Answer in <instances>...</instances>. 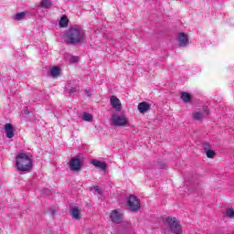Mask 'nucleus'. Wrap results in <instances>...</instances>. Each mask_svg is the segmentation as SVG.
Masks as SVG:
<instances>
[{
  "label": "nucleus",
  "mask_w": 234,
  "mask_h": 234,
  "mask_svg": "<svg viewBox=\"0 0 234 234\" xmlns=\"http://www.w3.org/2000/svg\"><path fill=\"white\" fill-rule=\"evenodd\" d=\"M165 166H161V169H164Z\"/></svg>",
  "instance_id": "30"
},
{
  "label": "nucleus",
  "mask_w": 234,
  "mask_h": 234,
  "mask_svg": "<svg viewBox=\"0 0 234 234\" xmlns=\"http://www.w3.org/2000/svg\"><path fill=\"white\" fill-rule=\"evenodd\" d=\"M60 74H61V69H59L58 66H54L50 69V76L52 78H58V76H60Z\"/></svg>",
  "instance_id": "15"
},
{
  "label": "nucleus",
  "mask_w": 234,
  "mask_h": 234,
  "mask_svg": "<svg viewBox=\"0 0 234 234\" xmlns=\"http://www.w3.org/2000/svg\"><path fill=\"white\" fill-rule=\"evenodd\" d=\"M151 110V104L144 101V102H140L138 104V111L139 112H141V114H144L145 112H147V111Z\"/></svg>",
  "instance_id": "11"
},
{
  "label": "nucleus",
  "mask_w": 234,
  "mask_h": 234,
  "mask_svg": "<svg viewBox=\"0 0 234 234\" xmlns=\"http://www.w3.org/2000/svg\"><path fill=\"white\" fill-rule=\"evenodd\" d=\"M82 120H84V122H90L92 120V114L84 112L82 115Z\"/></svg>",
  "instance_id": "21"
},
{
  "label": "nucleus",
  "mask_w": 234,
  "mask_h": 234,
  "mask_svg": "<svg viewBox=\"0 0 234 234\" xmlns=\"http://www.w3.org/2000/svg\"><path fill=\"white\" fill-rule=\"evenodd\" d=\"M95 191L96 193H98V195H101V190L100 189V186H96Z\"/></svg>",
  "instance_id": "26"
},
{
  "label": "nucleus",
  "mask_w": 234,
  "mask_h": 234,
  "mask_svg": "<svg viewBox=\"0 0 234 234\" xmlns=\"http://www.w3.org/2000/svg\"><path fill=\"white\" fill-rule=\"evenodd\" d=\"M25 112H26V114H30V112H28V111H26Z\"/></svg>",
  "instance_id": "28"
},
{
  "label": "nucleus",
  "mask_w": 234,
  "mask_h": 234,
  "mask_svg": "<svg viewBox=\"0 0 234 234\" xmlns=\"http://www.w3.org/2000/svg\"><path fill=\"white\" fill-rule=\"evenodd\" d=\"M112 125L114 127H126V125H129V118L125 114L113 113L112 115Z\"/></svg>",
  "instance_id": "4"
},
{
  "label": "nucleus",
  "mask_w": 234,
  "mask_h": 234,
  "mask_svg": "<svg viewBox=\"0 0 234 234\" xmlns=\"http://www.w3.org/2000/svg\"><path fill=\"white\" fill-rule=\"evenodd\" d=\"M165 226L170 233L182 234V225L176 218L167 217L165 220Z\"/></svg>",
  "instance_id": "3"
},
{
  "label": "nucleus",
  "mask_w": 234,
  "mask_h": 234,
  "mask_svg": "<svg viewBox=\"0 0 234 234\" xmlns=\"http://www.w3.org/2000/svg\"><path fill=\"white\" fill-rule=\"evenodd\" d=\"M27 16L25 12L18 13L15 16L16 21H23V18Z\"/></svg>",
  "instance_id": "19"
},
{
  "label": "nucleus",
  "mask_w": 234,
  "mask_h": 234,
  "mask_svg": "<svg viewBox=\"0 0 234 234\" xmlns=\"http://www.w3.org/2000/svg\"><path fill=\"white\" fill-rule=\"evenodd\" d=\"M86 92H87L88 96H90V91L86 90Z\"/></svg>",
  "instance_id": "27"
},
{
  "label": "nucleus",
  "mask_w": 234,
  "mask_h": 234,
  "mask_svg": "<svg viewBox=\"0 0 234 234\" xmlns=\"http://www.w3.org/2000/svg\"><path fill=\"white\" fill-rule=\"evenodd\" d=\"M111 105L118 112H120V111H122V102L120 101V99H118L117 97L112 96Z\"/></svg>",
  "instance_id": "10"
},
{
  "label": "nucleus",
  "mask_w": 234,
  "mask_h": 234,
  "mask_svg": "<svg viewBox=\"0 0 234 234\" xmlns=\"http://www.w3.org/2000/svg\"><path fill=\"white\" fill-rule=\"evenodd\" d=\"M203 149H204L205 153H207V151H210V149H211V144H209L208 143H205V144H203Z\"/></svg>",
  "instance_id": "24"
},
{
  "label": "nucleus",
  "mask_w": 234,
  "mask_h": 234,
  "mask_svg": "<svg viewBox=\"0 0 234 234\" xmlns=\"http://www.w3.org/2000/svg\"><path fill=\"white\" fill-rule=\"evenodd\" d=\"M40 8H46L47 10H50L52 8L53 4L50 0H42L39 4Z\"/></svg>",
  "instance_id": "14"
},
{
  "label": "nucleus",
  "mask_w": 234,
  "mask_h": 234,
  "mask_svg": "<svg viewBox=\"0 0 234 234\" xmlns=\"http://www.w3.org/2000/svg\"><path fill=\"white\" fill-rule=\"evenodd\" d=\"M16 167L18 171L30 173V169H32V159L27 154H19L16 156Z\"/></svg>",
  "instance_id": "2"
},
{
  "label": "nucleus",
  "mask_w": 234,
  "mask_h": 234,
  "mask_svg": "<svg viewBox=\"0 0 234 234\" xmlns=\"http://www.w3.org/2000/svg\"><path fill=\"white\" fill-rule=\"evenodd\" d=\"M206 154L207 158H215V155L217 154V153L210 149L206 152Z\"/></svg>",
  "instance_id": "22"
},
{
  "label": "nucleus",
  "mask_w": 234,
  "mask_h": 234,
  "mask_svg": "<svg viewBox=\"0 0 234 234\" xmlns=\"http://www.w3.org/2000/svg\"><path fill=\"white\" fill-rule=\"evenodd\" d=\"M66 90L69 94H73V92H77L78 91V88H72L70 86H67L66 87Z\"/></svg>",
  "instance_id": "23"
},
{
  "label": "nucleus",
  "mask_w": 234,
  "mask_h": 234,
  "mask_svg": "<svg viewBox=\"0 0 234 234\" xmlns=\"http://www.w3.org/2000/svg\"><path fill=\"white\" fill-rule=\"evenodd\" d=\"M193 118L194 120H197V121L202 120V118H204V114H202V112H196L193 113Z\"/></svg>",
  "instance_id": "20"
},
{
  "label": "nucleus",
  "mask_w": 234,
  "mask_h": 234,
  "mask_svg": "<svg viewBox=\"0 0 234 234\" xmlns=\"http://www.w3.org/2000/svg\"><path fill=\"white\" fill-rule=\"evenodd\" d=\"M4 130H5L6 138H14L16 129H14V125H12V123H8V122L5 123L4 125Z\"/></svg>",
  "instance_id": "8"
},
{
  "label": "nucleus",
  "mask_w": 234,
  "mask_h": 234,
  "mask_svg": "<svg viewBox=\"0 0 234 234\" xmlns=\"http://www.w3.org/2000/svg\"><path fill=\"white\" fill-rule=\"evenodd\" d=\"M177 40L179 47H187V45H189V38L186 33H179Z\"/></svg>",
  "instance_id": "9"
},
{
  "label": "nucleus",
  "mask_w": 234,
  "mask_h": 234,
  "mask_svg": "<svg viewBox=\"0 0 234 234\" xmlns=\"http://www.w3.org/2000/svg\"><path fill=\"white\" fill-rule=\"evenodd\" d=\"M59 27H61V28H65L69 27V18L67 16H61L59 21Z\"/></svg>",
  "instance_id": "17"
},
{
  "label": "nucleus",
  "mask_w": 234,
  "mask_h": 234,
  "mask_svg": "<svg viewBox=\"0 0 234 234\" xmlns=\"http://www.w3.org/2000/svg\"><path fill=\"white\" fill-rule=\"evenodd\" d=\"M70 215L72 218H75V220H80V208H78V207H71Z\"/></svg>",
  "instance_id": "13"
},
{
  "label": "nucleus",
  "mask_w": 234,
  "mask_h": 234,
  "mask_svg": "<svg viewBox=\"0 0 234 234\" xmlns=\"http://www.w3.org/2000/svg\"><path fill=\"white\" fill-rule=\"evenodd\" d=\"M64 38L68 45H80V43H83L87 39V36L83 28L74 26L69 27Z\"/></svg>",
  "instance_id": "1"
},
{
  "label": "nucleus",
  "mask_w": 234,
  "mask_h": 234,
  "mask_svg": "<svg viewBox=\"0 0 234 234\" xmlns=\"http://www.w3.org/2000/svg\"><path fill=\"white\" fill-rule=\"evenodd\" d=\"M127 206L130 207V210L133 213H136V211L140 210L141 204L140 201L138 200V197L136 196H130L128 200H127Z\"/></svg>",
  "instance_id": "5"
},
{
  "label": "nucleus",
  "mask_w": 234,
  "mask_h": 234,
  "mask_svg": "<svg viewBox=\"0 0 234 234\" xmlns=\"http://www.w3.org/2000/svg\"><path fill=\"white\" fill-rule=\"evenodd\" d=\"M181 100H183L184 103H189L193 98L191 97V94L184 91L181 93Z\"/></svg>",
  "instance_id": "16"
},
{
  "label": "nucleus",
  "mask_w": 234,
  "mask_h": 234,
  "mask_svg": "<svg viewBox=\"0 0 234 234\" xmlns=\"http://www.w3.org/2000/svg\"><path fill=\"white\" fill-rule=\"evenodd\" d=\"M110 218L112 222L115 224H122V215L118 211V209H114L111 212Z\"/></svg>",
  "instance_id": "6"
},
{
  "label": "nucleus",
  "mask_w": 234,
  "mask_h": 234,
  "mask_svg": "<svg viewBox=\"0 0 234 234\" xmlns=\"http://www.w3.org/2000/svg\"><path fill=\"white\" fill-rule=\"evenodd\" d=\"M72 59H73V61H76V60H77V59H76V57H73Z\"/></svg>",
  "instance_id": "29"
},
{
  "label": "nucleus",
  "mask_w": 234,
  "mask_h": 234,
  "mask_svg": "<svg viewBox=\"0 0 234 234\" xmlns=\"http://www.w3.org/2000/svg\"><path fill=\"white\" fill-rule=\"evenodd\" d=\"M225 215L226 217H228V218H234V209L227 208V210L225 211Z\"/></svg>",
  "instance_id": "18"
},
{
  "label": "nucleus",
  "mask_w": 234,
  "mask_h": 234,
  "mask_svg": "<svg viewBox=\"0 0 234 234\" xmlns=\"http://www.w3.org/2000/svg\"><path fill=\"white\" fill-rule=\"evenodd\" d=\"M49 211H50L51 215H56V208L54 207H51L49 208Z\"/></svg>",
  "instance_id": "25"
},
{
  "label": "nucleus",
  "mask_w": 234,
  "mask_h": 234,
  "mask_svg": "<svg viewBox=\"0 0 234 234\" xmlns=\"http://www.w3.org/2000/svg\"><path fill=\"white\" fill-rule=\"evenodd\" d=\"M90 163L95 167H98L101 171H107V164H105V162H101V161H98V160H91Z\"/></svg>",
  "instance_id": "12"
},
{
  "label": "nucleus",
  "mask_w": 234,
  "mask_h": 234,
  "mask_svg": "<svg viewBox=\"0 0 234 234\" xmlns=\"http://www.w3.org/2000/svg\"><path fill=\"white\" fill-rule=\"evenodd\" d=\"M69 168L71 171H80L81 169V160L78 157L71 158L69 162Z\"/></svg>",
  "instance_id": "7"
}]
</instances>
